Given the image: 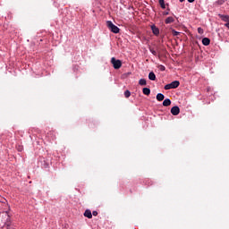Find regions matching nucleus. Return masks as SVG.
Returning <instances> with one entry per match:
<instances>
[{"label":"nucleus","instance_id":"1","mask_svg":"<svg viewBox=\"0 0 229 229\" xmlns=\"http://www.w3.org/2000/svg\"><path fill=\"white\" fill-rule=\"evenodd\" d=\"M106 26L108 28V30H110V31H112V33H119V31H121V29H119V27L115 26L114 24V22H112L111 21H106Z\"/></svg>","mask_w":229,"mask_h":229},{"label":"nucleus","instance_id":"2","mask_svg":"<svg viewBox=\"0 0 229 229\" xmlns=\"http://www.w3.org/2000/svg\"><path fill=\"white\" fill-rule=\"evenodd\" d=\"M111 64L114 69H121V67H123V62L119 59H115V57L111 58Z\"/></svg>","mask_w":229,"mask_h":229},{"label":"nucleus","instance_id":"3","mask_svg":"<svg viewBox=\"0 0 229 229\" xmlns=\"http://www.w3.org/2000/svg\"><path fill=\"white\" fill-rule=\"evenodd\" d=\"M180 114V107L178 106H173L171 108V114L172 115H178Z\"/></svg>","mask_w":229,"mask_h":229},{"label":"nucleus","instance_id":"4","mask_svg":"<svg viewBox=\"0 0 229 229\" xmlns=\"http://www.w3.org/2000/svg\"><path fill=\"white\" fill-rule=\"evenodd\" d=\"M151 30H152V33L156 35V37H157V35H160V30L157 26L152 25Z\"/></svg>","mask_w":229,"mask_h":229},{"label":"nucleus","instance_id":"5","mask_svg":"<svg viewBox=\"0 0 229 229\" xmlns=\"http://www.w3.org/2000/svg\"><path fill=\"white\" fill-rule=\"evenodd\" d=\"M84 217H88V219H92V211H90V209H86L84 212Z\"/></svg>","mask_w":229,"mask_h":229},{"label":"nucleus","instance_id":"6","mask_svg":"<svg viewBox=\"0 0 229 229\" xmlns=\"http://www.w3.org/2000/svg\"><path fill=\"white\" fill-rule=\"evenodd\" d=\"M218 17H220V19L222 21H224V22H229V16L228 15L218 14Z\"/></svg>","mask_w":229,"mask_h":229},{"label":"nucleus","instance_id":"7","mask_svg":"<svg viewBox=\"0 0 229 229\" xmlns=\"http://www.w3.org/2000/svg\"><path fill=\"white\" fill-rule=\"evenodd\" d=\"M148 80H150L151 81H155V80H157V75H155V72H150L148 73Z\"/></svg>","mask_w":229,"mask_h":229},{"label":"nucleus","instance_id":"8","mask_svg":"<svg viewBox=\"0 0 229 229\" xmlns=\"http://www.w3.org/2000/svg\"><path fill=\"white\" fill-rule=\"evenodd\" d=\"M202 44H203V46H210V38H202Z\"/></svg>","mask_w":229,"mask_h":229},{"label":"nucleus","instance_id":"9","mask_svg":"<svg viewBox=\"0 0 229 229\" xmlns=\"http://www.w3.org/2000/svg\"><path fill=\"white\" fill-rule=\"evenodd\" d=\"M172 83V89H178L180 87V81H174Z\"/></svg>","mask_w":229,"mask_h":229},{"label":"nucleus","instance_id":"10","mask_svg":"<svg viewBox=\"0 0 229 229\" xmlns=\"http://www.w3.org/2000/svg\"><path fill=\"white\" fill-rule=\"evenodd\" d=\"M142 92L145 96H149L151 94V89H149V88H143Z\"/></svg>","mask_w":229,"mask_h":229},{"label":"nucleus","instance_id":"11","mask_svg":"<svg viewBox=\"0 0 229 229\" xmlns=\"http://www.w3.org/2000/svg\"><path fill=\"white\" fill-rule=\"evenodd\" d=\"M165 24H172V22H174V18L173 17H167L165 21Z\"/></svg>","mask_w":229,"mask_h":229},{"label":"nucleus","instance_id":"12","mask_svg":"<svg viewBox=\"0 0 229 229\" xmlns=\"http://www.w3.org/2000/svg\"><path fill=\"white\" fill-rule=\"evenodd\" d=\"M163 106H171V99L166 98L163 101Z\"/></svg>","mask_w":229,"mask_h":229},{"label":"nucleus","instance_id":"13","mask_svg":"<svg viewBox=\"0 0 229 229\" xmlns=\"http://www.w3.org/2000/svg\"><path fill=\"white\" fill-rule=\"evenodd\" d=\"M165 98V96H164V94H162V93H158V94L157 95V99L158 101H164Z\"/></svg>","mask_w":229,"mask_h":229},{"label":"nucleus","instance_id":"14","mask_svg":"<svg viewBox=\"0 0 229 229\" xmlns=\"http://www.w3.org/2000/svg\"><path fill=\"white\" fill-rule=\"evenodd\" d=\"M139 85H141V87H145V85H148V82L146 81V79H140L139 81Z\"/></svg>","mask_w":229,"mask_h":229},{"label":"nucleus","instance_id":"15","mask_svg":"<svg viewBox=\"0 0 229 229\" xmlns=\"http://www.w3.org/2000/svg\"><path fill=\"white\" fill-rule=\"evenodd\" d=\"M159 4L163 10H165V1L159 0Z\"/></svg>","mask_w":229,"mask_h":229},{"label":"nucleus","instance_id":"16","mask_svg":"<svg viewBox=\"0 0 229 229\" xmlns=\"http://www.w3.org/2000/svg\"><path fill=\"white\" fill-rule=\"evenodd\" d=\"M173 89V84L169 83L165 86V90H171Z\"/></svg>","mask_w":229,"mask_h":229},{"label":"nucleus","instance_id":"17","mask_svg":"<svg viewBox=\"0 0 229 229\" xmlns=\"http://www.w3.org/2000/svg\"><path fill=\"white\" fill-rule=\"evenodd\" d=\"M124 96L126 98H128L131 96V92H130V90L127 89L124 91Z\"/></svg>","mask_w":229,"mask_h":229},{"label":"nucleus","instance_id":"18","mask_svg":"<svg viewBox=\"0 0 229 229\" xmlns=\"http://www.w3.org/2000/svg\"><path fill=\"white\" fill-rule=\"evenodd\" d=\"M225 1H226V0H217V1L216 2V4H218L219 6H221V4H225Z\"/></svg>","mask_w":229,"mask_h":229},{"label":"nucleus","instance_id":"19","mask_svg":"<svg viewBox=\"0 0 229 229\" xmlns=\"http://www.w3.org/2000/svg\"><path fill=\"white\" fill-rule=\"evenodd\" d=\"M172 35H173L174 37H178V35H180V32H178V31H176V30H172Z\"/></svg>","mask_w":229,"mask_h":229},{"label":"nucleus","instance_id":"20","mask_svg":"<svg viewBox=\"0 0 229 229\" xmlns=\"http://www.w3.org/2000/svg\"><path fill=\"white\" fill-rule=\"evenodd\" d=\"M198 33H199V35H203L204 30H203V29H202L201 27H199V28H198Z\"/></svg>","mask_w":229,"mask_h":229},{"label":"nucleus","instance_id":"21","mask_svg":"<svg viewBox=\"0 0 229 229\" xmlns=\"http://www.w3.org/2000/svg\"><path fill=\"white\" fill-rule=\"evenodd\" d=\"M149 51H150V53H152V55H154V56H157V51H155V49H153V48H149Z\"/></svg>","mask_w":229,"mask_h":229},{"label":"nucleus","instance_id":"22","mask_svg":"<svg viewBox=\"0 0 229 229\" xmlns=\"http://www.w3.org/2000/svg\"><path fill=\"white\" fill-rule=\"evenodd\" d=\"M159 70L162 71V72L165 71V66H164L162 64L159 65Z\"/></svg>","mask_w":229,"mask_h":229},{"label":"nucleus","instance_id":"23","mask_svg":"<svg viewBox=\"0 0 229 229\" xmlns=\"http://www.w3.org/2000/svg\"><path fill=\"white\" fill-rule=\"evenodd\" d=\"M92 214H93V216H98V211H93Z\"/></svg>","mask_w":229,"mask_h":229},{"label":"nucleus","instance_id":"24","mask_svg":"<svg viewBox=\"0 0 229 229\" xmlns=\"http://www.w3.org/2000/svg\"><path fill=\"white\" fill-rule=\"evenodd\" d=\"M188 3H194V0H188Z\"/></svg>","mask_w":229,"mask_h":229},{"label":"nucleus","instance_id":"25","mask_svg":"<svg viewBox=\"0 0 229 229\" xmlns=\"http://www.w3.org/2000/svg\"><path fill=\"white\" fill-rule=\"evenodd\" d=\"M180 1V3H183V1H185V0H179Z\"/></svg>","mask_w":229,"mask_h":229},{"label":"nucleus","instance_id":"26","mask_svg":"<svg viewBox=\"0 0 229 229\" xmlns=\"http://www.w3.org/2000/svg\"><path fill=\"white\" fill-rule=\"evenodd\" d=\"M165 15H169V13H165Z\"/></svg>","mask_w":229,"mask_h":229}]
</instances>
